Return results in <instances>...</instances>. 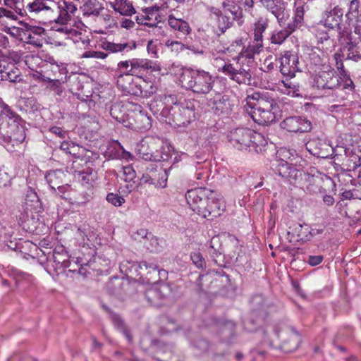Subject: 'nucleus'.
I'll use <instances>...</instances> for the list:
<instances>
[{"label":"nucleus","mask_w":361,"mask_h":361,"mask_svg":"<svg viewBox=\"0 0 361 361\" xmlns=\"http://www.w3.org/2000/svg\"><path fill=\"white\" fill-rule=\"evenodd\" d=\"M66 175L61 170L49 171L45 175V179L50 188L56 192V187L62 184Z\"/></svg>","instance_id":"obj_30"},{"label":"nucleus","mask_w":361,"mask_h":361,"mask_svg":"<svg viewBox=\"0 0 361 361\" xmlns=\"http://www.w3.org/2000/svg\"><path fill=\"white\" fill-rule=\"evenodd\" d=\"M180 81L182 86L193 92L206 94L212 91L215 78L204 70L187 68L183 71Z\"/></svg>","instance_id":"obj_8"},{"label":"nucleus","mask_w":361,"mask_h":361,"mask_svg":"<svg viewBox=\"0 0 361 361\" xmlns=\"http://www.w3.org/2000/svg\"><path fill=\"white\" fill-rule=\"evenodd\" d=\"M102 307L109 313L110 319L115 328L125 336L128 342H131L133 339L132 336L123 319L118 314L111 311L106 305H103Z\"/></svg>","instance_id":"obj_26"},{"label":"nucleus","mask_w":361,"mask_h":361,"mask_svg":"<svg viewBox=\"0 0 361 361\" xmlns=\"http://www.w3.org/2000/svg\"><path fill=\"white\" fill-rule=\"evenodd\" d=\"M245 101L246 104L253 109L250 112L252 120L260 125L270 124L280 116L277 103L267 92H253L247 96Z\"/></svg>","instance_id":"obj_5"},{"label":"nucleus","mask_w":361,"mask_h":361,"mask_svg":"<svg viewBox=\"0 0 361 361\" xmlns=\"http://www.w3.org/2000/svg\"><path fill=\"white\" fill-rule=\"evenodd\" d=\"M106 200L109 203L115 207H120L125 202V199L123 197L113 192L107 195Z\"/></svg>","instance_id":"obj_55"},{"label":"nucleus","mask_w":361,"mask_h":361,"mask_svg":"<svg viewBox=\"0 0 361 361\" xmlns=\"http://www.w3.org/2000/svg\"><path fill=\"white\" fill-rule=\"evenodd\" d=\"M268 26V20L260 18L254 24V39L250 43L247 49L243 50L242 54L245 56V59H248V62H251L255 54L259 53L263 47V33Z\"/></svg>","instance_id":"obj_10"},{"label":"nucleus","mask_w":361,"mask_h":361,"mask_svg":"<svg viewBox=\"0 0 361 361\" xmlns=\"http://www.w3.org/2000/svg\"><path fill=\"white\" fill-rule=\"evenodd\" d=\"M304 5L301 1H295L294 4V16L293 23H290L295 26V29L298 26H300L303 21Z\"/></svg>","instance_id":"obj_44"},{"label":"nucleus","mask_w":361,"mask_h":361,"mask_svg":"<svg viewBox=\"0 0 361 361\" xmlns=\"http://www.w3.org/2000/svg\"><path fill=\"white\" fill-rule=\"evenodd\" d=\"M278 90L281 93L293 97L300 96L299 86L288 79L281 80L278 84Z\"/></svg>","instance_id":"obj_31"},{"label":"nucleus","mask_w":361,"mask_h":361,"mask_svg":"<svg viewBox=\"0 0 361 361\" xmlns=\"http://www.w3.org/2000/svg\"><path fill=\"white\" fill-rule=\"evenodd\" d=\"M292 166L293 165L289 164L288 161H279L276 171L279 176L285 178L286 176H288V174H290V170Z\"/></svg>","instance_id":"obj_53"},{"label":"nucleus","mask_w":361,"mask_h":361,"mask_svg":"<svg viewBox=\"0 0 361 361\" xmlns=\"http://www.w3.org/2000/svg\"><path fill=\"white\" fill-rule=\"evenodd\" d=\"M81 9L85 16H97L102 7L97 0H86Z\"/></svg>","instance_id":"obj_34"},{"label":"nucleus","mask_w":361,"mask_h":361,"mask_svg":"<svg viewBox=\"0 0 361 361\" xmlns=\"http://www.w3.org/2000/svg\"><path fill=\"white\" fill-rule=\"evenodd\" d=\"M130 284L129 280L125 278L114 277L111 279L107 284V288L111 292H119L125 290L126 287Z\"/></svg>","instance_id":"obj_37"},{"label":"nucleus","mask_w":361,"mask_h":361,"mask_svg":"<svg viewBox=\"0 0 361 361\" xmlns=\"http://www.w3.org/2000/svg\"><path fill=\"white\" fill-rule=\"evenodd\" d=\"M222 6L225 11H228L234 20H239L242 18V10L240 7L230 1H224Z\"/></svg>","instance_id":"obj_45"},{"label":"nucleus","mask_w":361,"mask_h":361,"mask_svg":"<svg viewBox=\"0 0 361 361\" xmlns=\"http://www.w3.org/2000/svg\"><path fill=\"white\" fill-rule=\"evenodd\" d=\"M147 301L152 306L161 307L166 305V295H150L147 297Z\"/></svg>","instance_id":"obj_50"},{"label":"nucleus","mask_w":361,"mask_h":361,"mask_svg":"<svg viewBox=\"0 0 361 361\" xmlns=\"http://www.w3.org/2000/svg\"><path fill=\"white\" fill-rule=\"evenodd\" d=\"M25 12L32 16L47 15V19L41 23L45 24L47 20L54 22L51 30L55 32L56 37H61L65 39H71L74 43L88 41L86 36L87 26L80 20L75 18L76 6L72 2L59 0L55 2L51 0H23Z\"/></svg>","instance_id":"obj_1"},{"label":"nucleus","mask_w":361,"mask_h":361,"mask_svg":"<svg viewBox=\"0 0 361 361\" xmlns=\"http://www.w3.org/2000/svg\"><path fill=\"white\" fill-rule=\"evenodd\" d=\"M163 240L158 239L152 234H149V238L143 242L146 248L152 252H160L163 247Z\"/></svg>","instance_id":"obj_42"},{"label":"nucleus","mask_w":361,"mask_h":361,"mask_svg":"<svg viewBox=\"0 0 361 361\" xmlns=\"http://www.w3.org/2000/svg\"><path fill=\"white\" fill-rule=\"evenodd\" d=\"M326 29L328 28L321 23H319L315 29V36L318 41L321 43H322L324 41L328 40L329 38V35L327 32Z\"/></svg>","instance_id":"obj_52"},{"label":"nucleus","mask_w":361,"mask_h":361,"mask_svg":"<svg viewBox=\"0 0 361 361\" xmlns=\"http://www.w3.org/2000/svg\"><path fill=\"white\" fill-rule=\"evenodd\" d=\"M0 138L5 142L13 144L23 142L25 139L21 118L7 105L0 111Z\"/></svg>","instance_id":"obj_6"},{"label":"nucleus","mask_w":361,"mask_h":361,"mask_svg":"<svg viewBox=\"0 0 361 361\" xmlns=\"http://www.w3.org/2000/svg\"><path fill=\"white\" fill-rule=\"evenodd\" d=\"M228 139L232 146L239 150L262 152L267 140L260 133L247 128H238L230 131Z\"/></svg>","instance_id":"obj_7"},{"label":"nucleus","mask_w":361,"mask_h":361,"mask_svg":"<svg viewBox=\"0 0 361 361\" xmlns=\"http://www.w3.org/2000/svg\"><path fill=\"white\" fill-rule=\"evenodd\" d=\"M78 233L82 238L83 244L89 247H96L101 243L98 234L89 226L79 227Z\"/></svg>","instance_id":"obj_24"},{"label":"nucleus","mask_w":361,"mask_h":361,"mask_svg":"<svg viewBox=\"0 0 361 361\" xmlns=\"http://www.w3.org/2000/svg\"><path fill=\"white\" fill-rule=\"evenodd\" d=\"M190 259L197 268L203 269L205 267V261L200 252L191 253Z\"/></svg>","instance_id":"obj_56"},{"label":"nucleus","mask_w":361,"mask_h":361,"mask_svg":"<svg viewBox=\"0 0 361 361\" xmlns=\"http://www.w3.org/2000/svg\"><path fill=\"white\" fill-rule=\"evenodd\" d=\"M168 23L173 30L179 31L183 35H188L190 32V27L188 22L175 18L173 15H169Z\"/></svg>","instance_id":"obj_33"},{"label":"nucleus","mask_w":361,"mask_h":361,"mask_svg":"<svg viewBox=\"0 0 361 361\" xmlns=\"http://www.w3.org/2000/svg\"><path fill=\"white\" fill-rule=\"evenodd\" d=\"M302 176V171L295 169L294 166L290 170V174L288 176H286L285 179L290 182L291 184H295L298 179H300Z\"/></svg>","instance_id":"obj_57"},{"label":"nucleus","mask_w":361,"mask_h":361,"mask_svg":"<svg viewBox=\"0 0 361 361\" xmlns=\"http://www.w3.org/2000/svg\"><path fill=\"white\" fill-rule=\"evenodd\" d=\"M224 51V48L219 47L215 51L209 52V57L212 65L218 71L228 76L237 83L250 85L252 75L248 59H245V56L241 53L239 56L233 58L235 63H227L223 57Z\"/></svg>","instance_id":"obj_4"},{"label":"nucleus","mask_w":361,"mask_h":361,"mask_svg":"<svg viewBox=\"0 0 361 361\" xmlns=\"http://www.w3.org/2000/svg\"><path fill=\"white\" fill-rule=\"evenodd\" d=\"M295 151L289 149H281L278 151V154L281 158L280 161H287V160H293V158L295 156Z\"/></svg>","instance_id":"obj_59"},{"label":"nucleus","mask_w":361,"mask_h":361,"mask_svg":"<svg viewBox=\"0 0 361 361\" xmlns=\"http://www.w3.org/2000/svg\"><path fill=\"white\" fill-rule=\"evenodd\" d=\"M102 48L110 53L128 52L135 49L137 44L135 42H128L125 43H114L109 41L102 42Z\"/></svg>","instance_id":"obj_25"},{"label":"nucleus","mask_w":361,"mask_h":361,"mask_svg":"<svg viewBox=\"0 0 361 361\" xmlns=\"http://www.w3.org/2000/svg\"><path fill=\"white\" fill-rule=\"evenodd\" d=\"M147 49L148 54L152 56L157 58L158 56V47L157 42L150 40L147 43Z\"/></svg>","instance_id":"obj_61"},{"label":"nucleus","mask_w":361,"mask_h":361,"mask_svg":"<svg viewBox=\"0 0 361 361\" xmlns=\"http://www.w3.org/2000/svg\"><path fill=\"white\" fill-rule=\"evenodd\" d=\"M307 54L309 56V59L314 66H326L325 64L326 56L324 53L318 47L308 48Z\"/></svg>","instance_id":"obj_32"},{"label":"nucleus","mask_w":361,"mask_h":361,"mask_svg":"<svg viewBox=\"0 0 361 361\" xmlns=\"http://www.w3.org/2000/svg\"><path fill=\"white\" fill-rule=\"evenodd\" d=\"M25 32L23 39L27 44L33 45L35 47H41L46 35L45 30L40 26H34L25 24Z\"/></svg>","instance_id":"obj_17"},{"label":"nucleus","mask_w":361,"mask_h":361,"mask_svg":"<svg viewBox=\"0 0 361 361\" xmlns=\"http://www.w3.org/2000/svg\"><path fill=\"white\" fill-rule=\"evenodd\" d=\"M108 56V54L97 50H87L83 52L82 58H93L97 59H105Z\"/></svg>","instance_id":"obj_54"},{"label":"nucleus","mask_w":361,"mask_h":361,"mask_svg":"<svg viewBox=\"0 0 361 361\" xmlns=\"http://www.w3.org/2000/svg\"><path fill=\"white\" fill-rule=\"evenodd\" d=\"M160 149L161 150L159 152L157 149V147H156V154L154 155V161H168L171 157V147L168 145H162Z\"/></svg>","instance_id":"obj_43"},{"label":"nucleus","mask_w":361,"mask_h":361,"mask_svg":"<svg viewBox=\"0 0 361 361\" xmlns=\"http://www.w3.org/2000/svg\"><path fill=\"white\" fill-rule=\"evenodd\" d=\"M313 86L318 89H334L342 87L339 79L335 75L334 70L329 65L324 66L313 79Z\"/></svg>","instance_id":"obj_12"},{"label":"nucleus","mask_w":361,"mask_h":361,"mask_svg":"<svg viewBox=\"0 0 361 361\" xmlns=\"http://www.w3.org/2000/svg\"><path fill=\"white\" fill-rule=\"evenodd\" d=\"M279 338L282 341V348L287 353L295 350L301 341L300 334L292 327L281 331Z\"/></svg>","instance_id":"obj_19"},{"label":"nucleus","mask_w":361,"mask_h":361,"mask_svg":"<svg viewBox=\"0 0 361 361\" xmlns=\"http://www.w3.org/2000/svg\"><path fill=\"white\" fill-rule=\"evenodd\" d=\"M49 130L51 133L61 138H65L67 135V131L61 127L54 126Z\"/></svg>","instance_id":"obj_64"},{"label":"nucleus","mask_w":361,"mask_h":361,"mask_svg":"<svg viewBox=\"0 0 361 361\" xmlns=\"http://www.w3.org/2000/svg\"><path fill=\"white\" fill-rule=\"evenodd\" d=\"M157 143L153 138L142 140L137 145L136 152L139 157L145 161H154V155L156 154Z\"/></svg>","instance_id":"obj_21"},{"label":"nucleus","mask_w":361,"mask_h":361,"mask_svg":"<svg viewBox=\"0 0 361 361\" xmlns=\"http://www.w3.org/2000/svg\"><path fill=\"white\" fill-rule=\"evenodd\" d=\"M338 35V39L343 47V51L345 49L350 51L355 46L356 40L353 39L351 34L348 30L339 31Z\"/></svg>","instance_id":"obj_41"},{"label":"nucleus","mask_w":361,"mask_h":361,"mask_svg":"<svg viewBox=\"0 0 361 361\" xmlns=\"http://www.w3.org/2000/svg\"><path fill=\"white\" fill-rule=\"evenodd\" d=\"M360 1L359 0L350 1L348 6V11L345 16L349 21L350 25L353 23L355 20L361 18V14L360 13Z\"/></svg>","instance_id":"obj_40"},{"label":"nucleus","mask_w":361,"mask_h":361,"mask_svg":"<svg viewBox=\"0 0 361 361\" xmlns=\"http://www.w3.org/2000/svg\"><path fill=\"white\" fill-rule=\"evenodd\" d=\"M124 180L127 183L126 192H130L137 187L136 172L130 165L125 166L122 169Z\"/></svg>","instance_id":"obj_28"},{"label":"nucleus","mask_w":361,"mask_h":361,"mask_svg":"<svg viewBox=\"0 0 361 361\" xmlns=\"http://www.w3.org/2000/svg\"><path fill=\"white\" fill-rule=\"evenodd\" d=\"M119 268L123 274H124L126 276H128V274H131L132 276L133 275H142V273L140 272V269H143V268H145L146 270H157V267L156 264L153 263H148L145 261L138 263L137 262L125 260L121 263Z\"/></svg>","instance_id":"obj_20"},{"label":"nucleus","mask_w":361,"mask_h":361,"mask_svg":"<svg viewBox=\"0 0 361 361\" xmlns=\"http://www.w3.org/2000/svg\"><path fill=\"white\" fill-rule=\"evenodd\" d=\"M164 44L171 52L175 54H178L185 48L183 43L176 40L167 39L164 42Z\"/></svg>","instance_id":"obj_47"},{"label":"nucleus","mask_w":361,"mask_h":361,"mask_svg":"<svg viewBox=\"0 0 361 361\" xmlns=\"http://www.w3.org/2000/svg\"><path fill=\"white\" fill-rule=\"evenodd\" d=\"M112 146L116 149L117 154L115 155V158L123 159L127 161L132 160L133 156L131 153L125 150L123 146L118 141H114Z\"/></svg>","instance_id":"obj_46"},{"label":"nucleus","mask_w":361,"mask_h":361,"mask_svg":"<svg viewBox=\"0 0 361 361\" xmlns=\"http://www.w3.org/2000/svg\"><path fill=\"white\" fill-rule=\"evenodd\" d=\"M2 80H8L13 82L20 80L19 71L17 68H14L13 65L11 64L8 71L4 73Z\"/></svg>","instance_id":"obj_49"},{"label":"nucleus","mask_w":361,"mask_h":361,"mask_svg":"<svg viewBox=\"0 0 361 361\" xmlns=\"http://www.w3.org/2000/svg\"><path fill=\"white\" fill-rule=\"evenodd\" d=\"M295 30V26L288 23V26L283 30L274 32L271 37V42L273 44H280Z\"/></svg>","instance_id":"obj_36"},{"label":"nucleus","mask_w":361,"mask_h":361,"mask_svg":"<svg viewBox=\"0 0 361 361\" xmlns=\"http://www.w3.org/2000/svg\"><path fill=\"white\" fill-rule=\"evenodd\" d=\"M62 251H63L62 250ZM53 262L55 264L56 269H60L67 268L70 267V261L68 260V256L66 252H60L55 250L54 252Z\"/></svg>","instance_id":"obj_38"},{"label":"nucleus","mask_w":361,"mask_h":361,"mask_svg":"<svg viewBox=\"0 0 361 361\" xmlns=\"http://www.w3.org/2000/svg\"><path fill=\"white\" fill-rule=\"evenodd\" d=\"M342 56H343V54H341L339 52H336L334 54V59L336 61V68L338 71V75L337 77L339 79L340 82H341V85L343 89L352 90L354 88V84L344 69Z\"/></svg>","instance_id":"obj_23"},{"label":"nucleus","mask_w":361,"mask_h":361,"mask_svg":"<svg viewBox=\"0 0 361 361\" xmlns=\"http://www.w3.org/2000/svg\"><path fill=\"white\" fill-rule=\"evenodd\" d=\"M185 200L190 208L204 218L219 216L226 209L223 197L205 188L189 190Z\"/></svg>","instance_id":"obj_2"},{"label":"nucleus","mask_w":361,"mask_h":361,"mask_svg":"<svg viewBox=\"0 0 361 361\" xmlns=\"http://www.w3.org/2000/svg\"><path fill=\"white\" fill-rule=\"evenodd\" d=\"M166 170L157 164H151L140 178L141 183L154 185L157 188H164L167 184Z\"/></svg>","instance_id":"obj_11"},{"label":"nucleus","mask_w":361,"mask_h":361,"mask_svg":"<svg viewBox=\"0 0 361 361\" xmlns=\"http://www.w3.org/2000/svg\"><path fill=\"white\" fill-rule=\"evenodd\" d=\"M130 72L121 74L117 78V84L123 92L134 95H143L149 97L157 90V87L152 82L143 80V84L138 83L133 78Z\"/></svg>","instance_id":"obj_9"},{"label":"nucleus","mask_w":361,"mask_h":361,"mask_svg":"<svg viewBox=\"0 0 361 361\" xmlns=\"http://www.w3.org/2000/svg\"><path fill=\"white\" fill-rule=\"evenodd\" d=\"M149 234L147 230L141 228L133 235V238L135 240L143 243L149 238Z\"/></svg>","instance_id":"obj_60"},{"label":"nucleus","mask_w":361,"mask_h":361,"mask_svg":"<svg viewBox=\"0 0 361 361\" xmlns=\"http://www.w3.org/2000/svg\"><path fill=\"white\" fill-rule=\"evenodd\" d=\"M207 99L208 105L215 111L216 114H221L227 109L228 101L219 93L215 92L213 97Z\"/></svg>","instance_id":"obj_29"},{"label":"nucleus","mask_w":361,"mask_h":361,"mask_svg":"<svg viewBox=\"0 0 361 361\" xmlns=\"http://www.w3.org/2000/svg\"><path fill=\"white\" fill-rule=\"evenodd\" d=\"M137 24L143 25L149 27L161 28L159 23L162 22L161 17L159 13L157 8H147L142 11V13H139L135 17Z\"/></svg>","instance_id":"obj_18"},{"label":"nucleus","mask_w":361,"mask_h":361,"mask_svg":"<svg viewBox=\"0 0 361 361\" xmlns=\"http://www.w3.org/2000/svg\"><path fill=\"white\" fill-rule=\"evenodd\" d=\"M262 6L277 19L282 25L289 18V12L286 8V4L282 0H260Z\"/></svg>","instance_id":"obj_16"},{"label":"nucleus","mask_w":361,"mask_h":361,"mask_svg":"<svg viewBox=\"0 0 361 361\" xmlns=\"http://www.w3.org/2000/svg\"><path fill=\"white\" fill-rule=\"evenodd\" d=\"M112 8L123 16H131L135 13V8L128 0H118Z\"/></svg>","instance_id":"obj_39"},{"label":"nucleus","mask_w":361,"mask_h":361,"mask_svg":"<svg viewBox=\"0 0 361 361\" xmlns=\"http://www.w3.org/2000/svg\"><path fill=\"white\" fill-rule=\"evenodd\" d=\"M25 62L31 70H35V68L42 66L44 63L40 57L33 54L25 56Z\"/></svg>","instance_id":"obj_48"},{"label":"nucleus","mask_w":361,"mask_h":361,"mask_svg":"<svg viewBox=\"0 0 361 361\" xmlns=\"http://www.w3.org/2000/svg\"><path fill=\"white\" fill-rule=\"evenodd\" d=\"M247 47H245L244 41L243 38H238L235 39L228 48L227 50L230 52H238V56H240L243 50L247 49Z\"/></svg>","instance_id":"obj_51"},{"label":"nucleus","mask_w":361,"mask_h":361,"mask_svg":"<svg viewBox=\"0 0 361 361\" xmlns=\"http://www.w3.org/2000/svg\"><path fill=\"white\" fill-rule=\"evenodd\" d=\"M145 70H150L152 72H159L161 71V67L157 62L147 59L134 58L131 59V68L129 69L128 72L135 75Z\"/></svg>","instance_id":"obj_22"},{"label":"nucleus","mask_w":361,"mask_h":361,"mask_svg":"<svg viewBox=\"0 0 361 361\" xmlns=\"http://www.w3.org/2000/svg\"><path fill=\"white\" fill-rule=\"evenodd\" d=\"M218 27L222 32H224L231 25V22L228 16L221 15L217 20Z\"/></svg>","instance_id":"obj_58"},{"label":"nucleus","mask_w":361,"mask_h":361,"mask_svg":"<svg viewBox=\"0 0 361 361\" xmlns=\"http://www.w3.org/2000/svg\"><path fill=\"white\" fill-rule=\"evenodd\" d=\"M159 115L161 119L170 125L186 126L196 118L195 102L175 95L165 96Z\"/></svg>","instance_id":"obj_3"},{"label":"nucleus","mask_w":361,"mask_h":361,"mask_svg":"<svg viewBox=\"0 0 361 361\" xmlns=\"http://www.w3.org/2000/svg\"><path fill=\"white\" fill-rule=\"evenodd\" d=\"M11 184V178L8 174L0 169V187L8 186Z\"/></svg>","instance_id":"obj_63"},{"label":"nucleus","mask_w":361,"mask_h":361,"mask_svg":"<svg viewBox=\"0 0 361 361\" xmlns=\"http://www.w3.org/2000/svg\"><path fill=\"white\" fill-rule=\"evenodd\" d=\"M23 211L27 221L38 219L39 214L42 212V204L37 192L32 188H29L25 194L23 202Z\"/></svg>","instance_id":"obj_13"},{"label":"nucleus","mask_w":361,"mask_h":361,"mask_svg":"<svg viewBox=\"0 0 361 361\" xmlns=\"http://www.w3.org/2000/svg\"><path fill=\"white\" fill-rule=\"evenodd\" d=\"M60 149L67 154L75 157H82L85 155L86 149L73 141H63L61 143Z\"/></svg>","instance_id":"obj_27"},{"label":"nucleus","mask_w":361,"mask_h":361,"mask_svg":"<svg viewBox=\"0 0 361 361\" xmlns=\"http://www.w3.org/2000/svg\"><path fill=\"white\" fill-rule=\"evenodd\" d=\"M342 15H338L336 11L329 12L323 22H320L322 25L329 29V30H334L336 28L341 30L340 23L341 21Z\"/></svg>","instance_id":"obj_35"},{"label":"nucleus","mask_w":361,"mask_h":361,"mask_svg":"<svg viewBox=\"0 0 361 361\" xmlns=\"http://www.w3.org/2000/svg\"><path fill=\"white\" fill-rule=\"evenodd\" d=\"M282 129L290 133H307L312 128L311 122L305 117L290 116L281 122Z\"/></svg>","instance_id":"obj_15"},{"label":"nucleus","mask_w":361,"mask_h":361,"mask_svg":"<svg viewBox=\"0 0 361 361\" xmlns=\"http://www.w3.org/2000/svg\"><path fill=\"white\" fill-rule=\"evenodd\" d=\"M280 71L285 76L293 78L301 71L298 56L293 51H285L279 59Z\"/></svg>","instance_id":"obj_14"},{"label":"nucleus","mask_w":361,"mask_h":361,"mask_svg":"<svg viewBox=\"0 0 361 361\" xmlns=\"http://www.w3.org/2000/svg\"><path fill=\"white\" fill-rule=\"evenodd\" d=\"M195 348L200 350L201 352H206L209 348V343L207 340L204 339H199L197 340L194 345Z\"/></svg>","instance_id":"obj_62"}]
</instances>
